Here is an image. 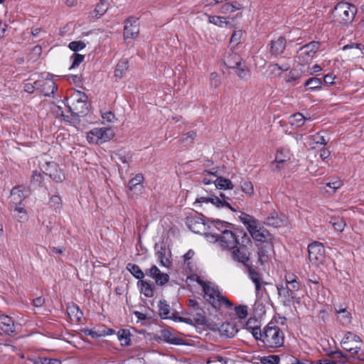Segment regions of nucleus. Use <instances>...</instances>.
<instances>
[{
  "instance_id": "obj_38",
  "label": "nucleus",
  "mask_w": 364,
  "mask_h": 364,
  "mask_svg": "<svg viewBox=\"0 0 364 364\" xmlns=\"http://www.w3.org/2000/svg\"><path fill=\"white\" fill-rule=\"evenodd\" d=\"M127 269L138 281L144 279V274L138 265L129 263Z\"/></svg>"
},
{
  "instance_id": "obj_61",
  "label": "nucleus",
  "mask_w": 364,
  "mask_h": 364,
  "mask_svg": "<svg viewBox=\"0 0 364 364\" xmlns=\"http://www.w3.org/2000/svg\"><path fill=\"white\" fill-rule=\"evenodd\" d=\"M102 118L103 119V123H112L115 120V116L112 112H102Z\"/></svg>"
},
{
  "instance_id": "obj_17",
  "label": "nucleus",
  "mask_w": 364,
  "mask_h": 364,
  "mask_svg": "<svg viewBox=\"0 0 364 364\" xmlns=\"http://www.w3.org/2000/svg\"><path fill=\"white\" fill-rule=\"evenodd\" d=\"M178 321L185 322L188 324H203L205 322V318L201 309L196 308L193 309L188 316L178 317Z\"/></svg>"
},
{
  "instance_id": "obj_36",
  "label": "nucleus",
  "mask_w": 364,
  "mask_h": 364,
  "mask_svg": "<svg viewBox=\"0 0 364 364\" xmlns=\"http://www.w3.org/2000/svg\"><path fill=\"white\" fill-rule=\"evenodd\" d=\"M249 276L252 282L255 284L256 291L258 293L264 283L262 276L258 272L252 269L250 270Z\"/></svg>"
},
{
  "instance_id": "obj_56",
  "label": "nucleus",
  "mask_w": 364,
  "mask_h": 364,
  "mask_svg": "<svg viewBox=\"0 0 364 364\" xmlns=\"http://www.w3.org/2000/svg\"><path fill=\"white\" fill-rule=\"evenodd\" d=\"M217 178L218 176L215 175L214 173L207 172L204 173L203 183L206 185H209L213 183L215 185Z\"/></svg>"
},
{
  "instance_id": "obj_49",
  "label": "nucleus",
  "mask_w": 364,
  "mask_h": 364,
  "mask_svg": "<svg viewBox=\"0 0 364 364\" xmlns=\"http://www.w3.org/2000/svg\"><path fill=\"white\" fill-rule=\"evenodd\" d=\"M14 211L18 213L16 219L18 222H23L28 220L27 211L23 207L16 205Z\"/></svg>"
},
{
  "instance_id": "obj_55",
  "label": "nucleus",
  "mask_w": 364,
  "mask_h": 364,
  "mask_svg": "<svg viewBox=\"0 0 364 364\" xmlns=\"http://www.w3.org/2000/svg\"><path fill=\"white\" fill-rule=\"evenodd\" d=\"M158 260L159 261L161 266L165 267H169L171 265V261L168 256H166L162 252H158L156 253Z\"/></svg>"
},
{
  "instance_id": "obj_4",
  "label": "nucleus",
  "mask_w": 364,
  "mask_h": 364,
  "mask_svg": "<svg viewBox=\"0 0 364 364\" xmlns=\"http://www.w3.org/2000/svg\"><path fill=\"white\" fill-rule=\"evenodd\" d=\"M215 226V231L218 232V240L215 242H218L221 247L228 250H232L237 247L239 245L237 237L229 228V224L217 220Z\"/></svg>"
},
{
  "instance_id": "obj_11",
  "label": "nucleus",
  "mask_w": 364,
  "mask_h": 364,
  "mask_svg": "<svg viewBox=\"0 0 364 364\" xmlns=\"http://www.w3.org/2000/svg\"><path fill=\"white\" fill-rule=\"evenodd\" d=\"M223 197L224 196L223 194H220V198L215 195H210L207 197H199L194 202V205L196 208H207L208 205H212L213 206L217 208L227 207L230 208L231 210L235 211V209L232 208L230 203L225 200Z\"/></svg>"
},
{
  "instance_id": "obj_8",
  "label": "nucleus",
  "mask_w": 364,
  "mask_h": 364,
  "mask_svg": "<svg viewBox=\"0 0 364 364\" xmlns=\"http://www.w3.org/2000/svg\"><path fill=\"white\" fill-rule=\"evenodd\" d=\"M89 108L86 95L79 90H75L70 97L69 109L73 115H84Z\"/></svg>"
},
{
  "instance_id": "obj_20",
  "label": "nucleus",
  "mask_w": 364,
  "mask_h": 364,
  "mask_svg": "<svg viewBox=\"0 0 364 364\" xmlns=\"http://www.w3.org/2000/svg\"><path fill=\"white\" fill-rule=\"evenodd\" d=\"M147 275L154 279L157 285L162 286L169 280V276L166 273H163L156 266L153 265L146 272Z\"/></svg>"
},
{
  "instance_id": "obj_27",
  "label": "nucleus",
  "mask_w": 364,
  "mask_h": 364,
  "mask_svg": "<svg viewBox=\"0 0 364 364\" xmlns=\"http://www.w3.org/2000/svg\"><path fill=\"white\" fill-rule=\"evenodd\" d=\"M0 328L7 334L14 331V323L11 317L8 316H0Z\"/></svg>"
},
{
  "instance_id": "obj_12",
  "label": "nucleus",
  "mask_w": 364,
  "mask_h": 364,
  "mask_svg": "<svg viewBox=\"0 0 364 364\" xmlns=\"http://www.w3.org/2000/svg\"><path fill=\"white\" fill-rule=\"evenodd\" d=\"M249 246H252V242L250 238L245 234L242 244H239L237 250L232 252L233 259L244 264H247L250 255Z\"/></svg>"
},
{
  "instance_id": "obj_24",
  "label": "nucleus",
  "mask_w": 364,
  "mask_h": 364,
  "mask_svg": "<svg viewBox=\"0 0 364 364\" xmlns=\"http://www.w3.org/2000/svg\"><path fill=\"white\" fill-rule=\"evenodd\" d=\"M218 331L222 336L225 338H232L237 334L238 329L235 323L225 322L221 324Z\"/></svg>"
},
{
  "instance_id": "obj_54",
  "label": "nucleus",
  "mask_w": 364,
  "mask_h": 364,
  "mask_svg": "<svg viewBox=\"0 0 364 364\" xmlns=\"http://www.w3.org/2000/svg\"><path fill=\"white\" fill-rule=\"evenodd\" d=\"M143 181V176L138 175L135 178H132L129 183V189H136L141 187V182Z\"/></svg>"
},
{
  "instance_id": "obj_6",
  "label": "nucleus",
  "mask_w": 364,
  "mask_h": 364,
  "mask_svg": "<svg viewBox=\"0 0 364 364\" xmlns=\"http://www.w3.org/2000/svg\"><path fill=\"white\" fill-rule=\"evenodd\" d=\"M114 136L112 127H95L86 133V139L90 144H100L112 140Z\"/></svg>"
},
{
  "instance_id": "obj_18",
  "label": "nucleus",
  "mask_w": 364,
  "mask_h": 364,
  "mask_svg": "<svg viewBox=\"0 0 364 364\" xmlns=\"http://www.w3.org/2000/svg\"><path fill=\"white\" fill-rule=\"evenodd\" d=\"M231 20L232 18L215 15H207L208 23L220 28H230L232 26Z\"/></svg>"
},
{
  "instance_id": "obj_31",
  "label": "nucleus",
  "mask_w": 364,
  "mask_h": 364,
  "mask_svg": "<svg viewBox=\"0 0 364 364\" xmlns=\"http://www.w3.org/2000/svg\"><path fill=\"white\" fill-rule=\"evenodd\" d=\"M242 59L240 55L236 53H230L225 57L224 63L225 65L231 69L237 68L238 65H240Z\"/></svg>"
},
{
  "instance_id": "obj_57",
  "label": "nucleus",
  "mask_w": 364,
  "mask_h": 364,
  "mask_svg": "<svg viewBox=\"0 0 364 364\" xmlns=\"http://www.w3.org/2000/svg\"><path fill=\"white\" fill-rule=\"evenodd\" d=\"M236 315L240 318H245L247 316V306L245 305H239L235 307Z\"/></svg>"
},
{
  "instance_id": "obj_59",
  "label": "nucleus",
  "mask_w": 364,
  "mask_h": 364,
  "mask_svg": "<svg viewBox=\"0 0 364 364\" xmlns=\"http://www.w3.org/2000/svg\"><path fill=\"white\" fill-rule=\"evenodd\" d=\"M269 72L272 75L277 76L282 74L284 71L288 69V67L282 68L277 64L272 65L269 68Z\"/></svg>"
},
{
  "instance_id": "obj_44",
  "label": "nucleus",
  "mask_w": 364,
  "mask_h": 364,
  "mask_svg": "<svg viewBox=\"0 0 364 364\" xmlns=\"http://www.w3.org/2000/svg\"><path fill=\"white\" fill-rule=\"evenodd\" d=\"M342 186V182L340 180H336L332 182L325 183L323 189L330 193H333L340 188Z\"/></svg>"
},
{
  "instance_id": "obj_13",
  "label": "nucleus",
  "mask_w": 364,
  "mask_h": 364,
  "mask_svg": "<svg viewBox=\"0 0 364 364\" xmlns=\"http://www.w3.org/2000/svg\"><path fill=\"white\" fill-rule=\"evenodd\" d=\"M309 260L316 265L321 264L324 259L325 249L318 242L311 243L308 247Z\"/></svg>"
},
{
  "instance_id": "obj_63",
  "label": "nucleus",
  "mask_w": 364,
  "mask_h": 364,
  "mask_svg": "<svg viewBox=\"0 0 364 364\" xmlns=\"http://www.w3.org/2000/svg\"><path fill=\"white\" fill-rule=\"evenodd\" d=\"M341 345L343 349L349 351L353 355L358 353L359 350L360 349V348L357 344L355 346H351L350 343H348V344L341 343Z\"/></svg>"
},
{
  "instance_id": "obj_43",
  "label": "nucleus",
  "mask_w": 364,
  "mask_h": 364,
  "mask_svg": "<svg viewBox=\"0 0 364 364\" xmlns=\"http://www.w3.org/2000/svg\"><path fill=\"white\" fill-rule=\"evenodd\" d=\"M330 223L336 230L339 232H343L346 225V222L343 218L336 217L331 218Z\"/></svg>"
},
{
  "instance_id": "obj_23",
  "label": "nucleus",
  "mask_w": 364,
  "mask_h": 364,
  "mask_svg": "<svg viewBox=\"0 0 364 364\" xmlns=\"http://www.w3.org/2000/svg\"><path fill=\"white\" fill-rule=\"evenodd\" d=\"M159 310L162 318H170L178 321V317H181L178 313L171 312L169 305L165 301H159Z\"/></svg>"
},
{
  "instance_id": "obj_35",
  "label": "nucleus",
  "mask_w": 364,
  "mask_h": 364,
  "mask_svg": "<svg viewBox=\"0 0 364 364\" xmlns=\"http://www.w3.org/2000/svg\"><path fill=\"white\" fill-rule=\"evenodd\" d=\"M67 312L72 321H79L82 317V312L75 304L69 305L67 308Z\"/></svg>"
},
{
  "instance_id": "obj_39",
  "label": "nucleus",
  "mask_w": 364,
  "mask_h": 364,
  "mask_svg": "<svg viewBox=\"0 0 364 364\" xmlns=\"http://www.w3.org/2000/svg\"><path fill=\"white\" fill-rule=\"evenodd\" d=\"M215 186L220 190H231L233 188V185L229 179L218 176Z\"/></svg>"
},
{
  "instance_id": "obj_2",
  "label": "nucleus",
  "mask_w": 364,
  "mask_h": 364,
  "mask_svg": "<svg viewBox=\"0 0 364 364\" xmlns=\"http://www.w3.org/2000/svg\"><path fill=\"white\" fill-rule=\"evenodd\" d=\"M215 221H207L200 216H191L187 218L186 225L193 232L205 235L210 242H215L218 240V232L215 231Z\"/></svg>"
},
{
  "instance_id": "obj_58",
  "label": "nucleus",
  "mask_w": 364,
  "mask_h": 364,
  "mask_svg": "<svg viewBox=\"0 0 364 364\" xmlns=\"http://www.w3.org/2000/svg\"><path fill=\"white\" fill-rule=\"evenodd\" d=\"M261 363L262 364H278L279 363V358L275 355L265 356L261 358Z\"/></svg>"
},
{
  "instance_id": "obj_48",
  "label": "nucleus",
  "mask_w": 364,
  "mask_h": 364,
  "mask_svg": "<svg viewBox=\"0 0 364 364\" xmlns=\"http://www.w3.org/2000/svg\"><path fill=\"white\" fill-rule=\"evenodd\" d=\"M27 364H61V363L55 359L37 358L36 360H28Z\"/></svg>"
},
{
  "instance_id": "obj_14",
  "label": "nucleus",
  "mask_w": 364,
  "mask_h": 364,
  "mask_svg": "<svg viewBox=\"0 0 364 364\" xmlns=\"http://www.w3.org/2000/svg\"><path fill=\"white\" fill-rule=\"evenodd\" d=\"M139 28L137 21L129 18L124 23V40L127 43L132 42L139 35Z\"/></svg>"
},
{
  "instance_id": "obj_62",
  "label": "nucleus",
  "mask_w": 364,
  "mask_h": 364,
  "mask_svg": "<svg viewBox=\"0 0 364 364\" xmlns=\"http://www.w3.org/2000/svg\"><path fill=\"white\" fill-rule=\"evenodd\" d=\"M54 112L56 114L58 117H60V119L64 120L65 122H70L69 119V116L68 114H65L62 110L61 107L59 106H57L54 109Z\"/></svg>"
},
{
  "instance_id": "obj_16",
  "label": "nucleus",
  "mask_w": 364,
  "mask_h": 364,
  "mask_svg": "<svg viewBox=\"0 0 364 364\" xmlns=\"http://www.w3.org/2000/svg\"><path fill=\"white\" fill-rule=\"evenodd\" d=\"M41 78L43 80H38L35 82V85L36 87H41L42 92L45 95L49 96L54 92V90L56 89L55 84L54 81L50 77V75L48 73H43L41 75Z\"/></svg>"
},
{
  "instance_id": "obj_41",
  "label": "nucleus",
  "mask_w": 364,
  "mask_h": 364,
  "mask_svg": "<svg viewBox=\"0 0 364 364\" xmlns=\"http://www.w3.org/2000/svg\"><path fill=\"white\" fill-rule=\"evenodd\" d=\"M306 73V70L304 69H297L296 68H294L288 75L287 78V82H292L299 79L303 75Z\"/></svg>"
},
{
  "instance_id": "obj_60",
  "label": "nucleus",
  "mask_w": 364,
  "mask_h": 364,
  "mask_svg": "<svg viewBox=\"0 0 364 364\" xmlns=\"http://www.w3.org/2000/svg\"><path fill=\"white\" fill-rule=\"evenodd\" d=\"M210 82L212 87H218L220 85V76L216 72H213L210 75Z\"/></svg>"
},
{
  "instance_id": "obj_19",
  "label": "nucleus",
  "mask_w": 364,
  "mask_h": 364,
  "mask_svg": "<svg viewBox=\"0 0 364 364\" xmlns=\"http://www.w3.org/2000/svg\"><path fill=\"white\" fill-rule=\"evenodd\" d=\"M291 154L287 149H279L277 151L275 159L272 164L274 168L277 170L282 169L284 166L291 159Z\"/></svg>"
},
{
  "instance_id": "obj_53",
  "label": "nucleus",
  "mask_w": 364,
  "mask_h": 364,
  "mask_svg": "<svg viewBox=\"0 0 364 364\" xmlns=\"http://www.w3.org/2000/svg\"><path fill=\"white\" fill-rule=\"evenodd\" d=\"M85 46L86 44L81 41H72L68 45L69 48L75 53L83 50L85 48Z\"/></svg>"
},
{
  "instance_id": "obj_32",
  "label": "nucleus",
  "mask_w": 364,
  "mask_h": 364,
  "mask_svg": "<svg viewBox=\"0 0 364 364\" xmlns=\"http://www.w3.org/2000/svg\"><path fill=\"white\" fill-rule=\"evenodd\" d=\"M286 46L285 39L283 38H278L272 41L271 45V51L274 55H279L283 53Z\"/></svg>"
},
{
  "instance_id": "obj_29",
  "label": "nucleus",
  "mask_w": 364,
  "mask_h": 364,
  "mask_svg": "<svg viewBox=\"0 0 364 364\" xmlns=\"http://www.w3.org/2000/svg\"><path fill=\"white\" fill-rule=\"evenodd\" d=\"M327 141H326L324 136L321 135L319 133H316L309 138V141L307 144L312 149L318 148L319 146H324L326 144Z\"/></svg>"
},
{
  "instance_id": "obj_45",
  "label": "nucleus",
  "mask_w": 364,
  "mask_h": 364,
  "mask_svg": "<svg viewBox=\"0 0 364 364\" xmlns=\"http://www.w3.org/2000/svg\"><path fill=\"white\" fill-rule=\"evenodd\" d=\"M85 59V56L83 55L74 53L70 58L72 64L70 67V70L75 69L77 68Z\"/></svg>"
},
{
  "instance_id": "obj_40",
  "label": "nucleus",
  "mask_w": 364,
  "mask_h": 364,
  "mask_svg": "<svg viewBox=\"0 0 364 364\" xmlns=\"http://www.w3.org/2000/svg\"><path fill=\"white\" fill-rule=\"evenodd\" d=\"M336 311L338 315V319L343 324H348V323H350V321H351L350 314L346 309L341 308L339 309H336Z\"/></svg>"
},
{
  "instance_id": "obj_3",
  "label": "nucleus",
  "mask_w": 364,
  "mask_h": 364,
  "mask_svg": "<svg viewBox=\"0 0 364 364\" xmlns=\"http://www.w3.org/2000/svg\"><path fill=\"white\" fill-rule=\"evenodd\" d=\"M239 218L255 240L262 242L271 240V235L259 221L245 213H242Z\"/></svg>"
},
{
  "instance_id": "obj_28",
  "label": "nucleus",
  "mask_w": 364,
  "mask_h": 364,
  "mask_svg": "<svg viewBox=\"0 0 364 364\" xmlns=\"http://www.w3.org/2000/svg\"><path fill=\"white\" fill-rule=\"evenodd\" d=\"M128 70V63L125 60L119 61L114 70V77L116 81L121 80Z\"/></svg>"
},
{
  "instance_id": "obj_25",
  "label": "nucleus",
  "mask_w": 364,
  "mask_h": 364,
  "mask_svg": "<svg viewBox=\"0 0 364 364\" xmlns=\"http://www.w3.org/2000/svg\"><path fill=\"white\" fill-rule=\"evenodd\" d=\"M243 5L241 3L237 1H234L223 4L220 9V13L230 16L236 11H241Z\"/></svg>"
},
{
  "instance_id": "obj_21",
  "label": "nucleus",
  "mask_w": 364,
  "mask_h": 364,
  "mask_svg": "<svg viewBox=\"0 0 364 364\" xmlns=\"http://www.w3.org/2000/svg\"><path fill=\"white\" fill-rule=\"evenodd\" d=\"M273 245L270 241L264 242V245L259 248L258 252V261L263 265L267 263L273 255Z\"/></svg>"
},
{
  "instance_id": "obj_22",
  "label": "nucleus",
  "mask_w": 364,
  "mask_h": 364,
  "mask_svg": "<svg viewBox=\"0 0 364 364\" xmlns=\"http://www.w3.org/2000/svg\"><path fill=\"white\" fill-rule=\"evenodd\" d=\"M28 196V190L24 186L14 188L11 191V201L15 204H20Z\"/></svg>"
},
{
  "instance_id": "obj_64",
  "label": "nucleus",
  "mask_w": 364,
  "mask_h": 364,
  "mask_svg": "<svg viewBox=\"0 0 364 364\" xmlns=\"http://www.w3.org/2000/svg\"><path fill=\"white\" fill-rule=\"evenodd\" d=\"M251 333L256 340H260L262 341L263 333H262L260 328H252L251 330Z\"/></svg>"
},
{
  "instance_id": "obj_47",
  "label": "nucleus",
  "mask_w": 364,
  "mask_h": 364,
  "mask_svg": "<svg viewBox=\"0 0 364 364\" xmlns=\"http://www.w3.org/2000/svg\"><path fill=\"white\" fill-rule=\"evenodd\" d=\"M321 85L322 80L317 77H311L305 82V86H308L311 90L319 89Z\"/></svg>"
},
{
  "instance_id": "obj_30",
  "label": "nucleus",
  "mask_w": 364,
  "mask_h": 364,
  "mask_svg": "<svg viewBox=\"0 0 364 364\" xmlns=\"http://www.w3.org/2000/svg\"><path fill=\"white\" fill-rule=\"evenodd\" d=\"M137 287L140 293L144 294L145 296L152 297L154 296V288L152 285L147 281L144 279L138 281Z\"/></svg>"
},
{
  "instance_id": "obj_42",
  "label": "nucleus",
  "mask_w": 364,
  "mask_h": 364,
  "mask_svg": "<svg viewBox=\"0 0 364 364\" xmlns=\"http://www.w3.org/2000/svg\"><path fill=\"white\" fill-rule=\"evenodd\" d=\"M114 330L111 328H103V329H99V330H95L91 329L90 332V336L92 338H99V337H103L108 335H112L114 334Z\"/></svg>"
},
{
  "instance_id": "obj_5",
  "label": "nucleus",
  "mask_w": 364,
  "mask_h": 364,
  "mask_svg": "<svg viewBox=\"0 0 364 364\" xmlns=\"http://www.w3.org/2000/svg\"><path fill=\"white\" fill-rule=\"evenodd\" d=\"M286 285L277 286L279 299L284 305H289L296 299V293L299 284L294 276L286 275Z\"/></svg>"
},
{
  "instance_id": "obj_46",
  "label": "nucleus",
  "mask_w": 364,
  "mask_h": 364,
  "mask_svg": "<svg viewBox=\"0 0 364 364\" xmlns=\"http://www.w3.org/2000/svg\"><path fill=\"white\" fill-rule=\"evenodd\" d=\"M241 189L247 196L251 197L254 194V186L249 181H244L242 182Z\"/></svg>"
},
{
  "instance_id": "obj_33",
  "label": "nucleus",
  "mask_w": 364,
  "mask_h": 364,
  "mask_svg": "<svg viewBox=\"0 0 364 364\" xmlns=\"http://www.w3.org/2000/svg\"><path fill=\"white\" fill-rule=\"evenodd\" d=\"M108 9L107 2H100L95 9L90 13V18L92 19L98 18L103 16Z\"/></svg>"
},
{
  "instance_id": "obj_52",
  "label": "nucleus",
  "mask_w": 364,
  "mask_h": 364,
  "mask_svg": "<svg viewBox=\"0 0 364 364\" xmlns=\"http://www.w3.org/2000/svg\"><path fill=\"white\" fill-rule=\"evenodd\" d=\"M360 342L358 336L348 332L347 333L343 338L342 339L341 343L348 344V343H355V344Z\"/></svg>"
},
{
  "instance_id": "obj_37",
  "label": "nucleus",
  "mask_w": 364,
  "mask_h": 364,
  "mask_svg": "<svg viewBox=\"0 0 364 364\" xmlns=\"http://www.w3.org/2000/svg\"><path fill=\"white\" fill-rule=\"evenodd\" d=\"M306 119H307L305 118L304 116L301 113L298 112V113H296V114L290 116L289 124L292 127H299L304 124V122Z\"/></svg>"
},
{
  "instance_id": "obj_26",
  "label": "nucleus",
  "mask_w": 364,
  "mask_h": 364,
  "mask_svg": "<svg viewBox=\"0 0 364 364\" xmlns=\"http://www.w3.org/2000/svg\"><path fill=\"white\" fill-rule=\"evenodd\" d=\"M245 36L246 33L243 29L239 28H235L230 39L231 46L232 48L237 47L245 41Z\"/></svg>"
},
{
  "instance_id": "obj_34",
  "label": "nucleus",
  "mask_w": 364,
  "mask_h": 364,
  "mask_svg": "<svg viewBox=\"0 0 364 364\" xmlns=\"http://www.w3.org/2000/svg\"><path fill=\"white\" fill-rule=\"evenodd\" d=\"M237 75L243 80H248L251 77V72L249 68L242 61L237 68L234 69Z\"/></svg>"
},
{
  "instance_id": "obj_7",
  "label": "nucleus",
  "mask_w": 364,
  "mask_h": 364,
  "mask_svg": "<svg viewBox=\"0 0 364 364\" xmlns=\"http://www.w3.org/2000/svg\"><path fill=\"white\" fill-rule=\"evenodd\" d=\"M356 12L355 6L347 2H340L336 6L333 16L336 22L346 24L353 20Z\"/></svg>"
},
{
  "instance_id": "obj_51",
  "label": "nucleus",
  "mask_w": 364,
  "mask_h": 364,
  "mask_svg": "<svg viewBox=\"0 0 364 364\" xmlns=\"http://www.w3.org/2000/svg\"><path fill=\"white\" fill-rule=\"evenodd\" d=\"M253 310L256 316L261 317L265 313V306L262 301L257 300L254 304Z\"/></svg>"
},
{
  "instance_id": "obj_1",
  "label": "nucleus",
  "mask_w": 364,
  "mask_h": 364,
  "mask_svg": "<svg viewBox=\"0 0 364 364\" xmlns=\"http://www.w3.org/2000/svg\"><path fill=\"white\" fill-rule=\"evenodd\" d=\"M191 282H196L202 287L204 293V299L215 308L222 306L226 308L232 307L233 304L220 294L218 287L215 284L209 282H203L196 274H193L187 277V284L191 286Z\"/></svg>"
},
{
  "instance_id": "obj_15",
  "label": "nucleus",
  "mask_w": 364,
  "mask_h": 364,
  "mask_svg": "<svg viewBox=\"0 0 364 364\" xmlns=\"http://www.w3.org/2000/svg\"><path fill=\"white\" fill-rule=\"evenodd\" d=\"M42 171L44 173L49 176L57 182H61L65 179V175L63 171L54 161L48 162L43 164L42 166Z\"/></svg>"
},
{
  "instance_id": "obj_9",
  "label": "nucleus",
  "mask_w": 364,
  "mask_h": 364,
  "mask_svg": "<svg viewBox=\"0 0 364 364\" xmlns=\"http://www.w3.org/2000/svg\"><path fill=\"white\" fill-rule=\"evenodd\" d=\"M262 342L270 348L279 347L284 343V334L279 327L267 326L263 332Z\"/></svg>"
},
{
  "instance_id": "obj_50",
  "label": "nucleus",
  "mask_w": 364,
  "mask_h": 364,
  "mask_svg": "<svg viewBox=\"0 0 364 364\" xmlns=\"http://www.w3.org/2000/svg\"><path fill=\"white\" fill-rule=\"evenodd\" d=\"M118 338L122 346H128L130 343V335L126 330H121L118 332Z\"/></svg>"
},
{
  "instance_id": "obj_10",
  "label": "nucleus",
  "mask_w": 364,
  "mask_h": 364,
  "mask_svg": "<svg viewBox=\"0 0 364 364\" xmlns=\"http://www.w3.org/2000/svg\"><path fill=\"white\" fill-rule=\"evenodd\" d=\"M320 43L312 41L301 47L297 52L296 63L298 65L304 66L309 64L318 50Z\"/></svg>"
}]
</instances>
